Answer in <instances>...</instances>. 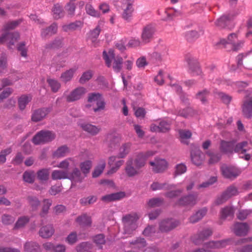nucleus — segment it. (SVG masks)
<instances>
[{
	"label": "nucleus",
	"instance_id": "bb28decb",
	"mask_svg": "<svg viewBox=\"0 0 252 252\" xmlns=\"http://www.w3.org/2000/svg\"><path fill=\"white\" fill-rule=\"evenodd\" d=\"M81 127L83 130L86 131L93 136L98 134L101 129V128L98 126L87 123L82 124L81 125Z\"/></svg>",
	"mask_w": 252,
	"mask_h": 252
},
{
	"label": "nucleus",
	"instance_id": "58836bf2",
	"mask_svg": "<svg viewBox=\"0 0 252 252\" xmlns=\"http://www.w3.org/2000/svg\"><path fill=\"white\" fill-rule=\"evenodd\" d=\"M50 168H43L37 172V179L42 181H47L49 178Z\"/></svg>",
	"mask_w": 252,
	"mask_h": 252
},
{
	"label": "nucleus",
	"instance_id": "49530a36",
	"mask_svg": "<svg viewBox=\"0 0 252 252\" xmlns=\"http://www.w3.org/2000/svg\"><path fill=\"white\" fill-rule=\"evenodd\" d=\"M32 100V97L30 96L26 95H22L19 98L18 103V106L21 110H23L25 109L26 105Z\"/></svg>",
	"mask_w": 252,
	"mask_h": 252
},
{
	"label": "nucleus",
	"instance_id": "473e14b6",
	"mask_svg": "<svg viewBox=\"0 0 252 252\" xmlns=\"http://www.w3.org/2000/svg\"><path fill=\"white\" fill-rule=\"evenodd\" d=\"M70 149L66 145L59 147L53 154L54 158H59L65 156L69 153Z\"/></svg>",
	"mask_w": 252,
	"mask_h": 252
},
{
	"label": "nucleus",
	"instance_id": "9b49d317",
	"mask_svg": "<svg viewBox=\"0 0 252 252\" xmlns=\"http://www.w3.org/2000/svg\"><path fill=\"white\" fill-rule=\"evenodd\" d=\"M19 38L20 35L18 32H5L0 37V43L3 44L7 41L8 48L11 49L12 46L14 45L15 42Z\"/></svg>",
	"mask_w": 252,
	"mask_h": 252
},
{
	"label": "nucleus",
	"instance_id": "c03bdc74",
	"mask_svg": "<svg viewBox=\"0 0 252 252\" xmlns=\"http://www.w3.org/2000/svg\"><path fill=\"white\" fill-rule=\"evenodd\" d=\"M52 201L49 199H44L43 201L42 210L39 214L41 217H44L48 213L49 209L51 206Z\"/></svg>",
	"mask_w": 252,
	"mask_h": 252
},
{
	"label": "nucleus",
	"instance_id": "680f3d73",
	"mask_svg": "<svg viewBox=\"0 0 252 252\" xmlns=\"http://www.w3.org/2000/svg\"><path fill=\"white\" fill-rule=\"evenodd\" d=\"M86 10L87 14L92 16L98 17L100 16V13L98 11L95 10L93 6L90 4H87L86 5Z\"/></svg>",
	"mask_w": 252,
	"mask_h": 252
},
{
	"label": "nucleus",
	"instance_id": "338daca9",
	"mask_svg": "<svg viewBox=\"0 0 252 252\" xmlns=\"http://www.w3.org/2000/svg\"><path fill=\"white\" fill-rule=\"evenodd\" d=\"M183 190L181 189L171 190L165 193L164 195L169 198H176L183 192Z\"/></svg>",
	"mask_w": 252,
	"mask_h": 252
},
{
	"label": "nucleus",
	"instance_id": "052dcab7",
	"mask_svg": "<svg viewBox=\"0 0 252 252\" xmlns=\"http://www.w3.org/2000/svg\"><path fill=\"white\" fill-rule=\"evenodd\" d=\"M187 167L185 164L183 163L178 164L175 166V170L174 171V175H180L187 171Z\"/></svg>",
	"mask_w": 252,
	"mask_h": 252
},
{
	"label": "nucleus",
	"instance_id": "5fc2aeb1",
	"mask_svg": "<svg viewBox=\"0 0 252 252\" xmlns=\"http://www.w3.org/2000/svg\"><path fill=\"white\" fill-rule=\"evenodd\" d=\"M47 82L54 93L57 92L61 88V84L56 80L48 79Z\"/></svg>",
	"mask_w": 252,
	"mask_h": 252
},
{
	"label": "nucleus",
	"instance_id": "c756f323",
	"mask_svg": "<svg viewBox=\"0 0 252 252\" xmlns=\"http://www.w3.org/2000/svg\"><path fill=\"white\" fill-rule=\"evenodd\" d=\"M227 241L222 240L220 241H212L204 244L205 247L207 249H221L224 248L226 245Z\"/></svg>",
	"mask_w": 252,
	"mask_h": 252
},
{
	"label": "nucleus",
	"instance_id": "774afa93",
	"mask_svg": "<svg viewBox=\"0 0 252 252\" xmlns=\"http://www.w3.org/2000/svg\"><path fill=\"white\" fill-rule=\"evenodd\" d=\"M163 202V199L160 198H154L148 201V205L150 207H154L160 206Z\"/></svg>",
	"mask_w": 252,
	"mask_h": 252
},
{
	"label": "nucleus",
	"instance_id": "603ef678",
	"mask_svg": "<svg viewBox=\"0 0 252 252\" xmlns=\"http://www.w3.org/2000/svg\"><path fill=\"white\" fill-rule=\"evenodd\" d=\"M247 145L248 142L247 141H243L237 144L236 145L235 144V142L234 141V151L235 153L241 152V153L243 154L245 153L247 151V150L245 148Z\"/></svg>",
	"mask_w": 252,
	"mask_h": 252
},
{
	"label": "nucleus",
	"instance_id": "39448f33",
	"mask_svg": "<svg viewBox=\"0 0 252 252\" xmlns=\"http://www.w3.org/2000/svg\"><path fill=\"white\" fill-rule=\"evenodd\" d=\"M198 197V194L197 192L184 195L177 200L175 202L174 205L192 207L197 203Z\"/></svg>",
	"mask_w": 252,
	"mask_h": 252
},
{
	"label": "nucleus",
	"instance_id": "09e8293b",
	"mask_svg": "<svg viewBox=\"0 0 252 252\" xmlns=\"http://www.w3.org/2000/svg\"><path fill=\"white\" fill-rule=\"evenodd\" d=\"M97 197L94 195H92L87 197H83L80 200V203L82 206H85L92 205L97 200Z\"/></svg>",
	"mask_w": 252,
	"mask_h": 252
},
{
	"label": "nucleus",
	"instance_id": "f8f14e48",
	"mask_svg": "<svg viewBox=\"0 0 252 252\" xmlns=\"http://www.w3.org/2000/svg\"><path fill=\"white\" fill-rule=\"evenodd\" d=\"M155 152L152 151H147L145 153H138L134 159H133V163L139 169L143 167L146 164V162L148 158L154 156Z\"/></svg>",
	"mask_w": 252,
	"mask_h": 252
},
{
	"label": "nucleus",
	"instance_id": "6ab92c4d",
	"mask_svg": "<svg viewBox=\"0 0 252 252\" xmlns=\"http://www.w3.org/2000/svg\"><path fill=\"white\" fill-rule=\"evenodd\" d=\"M190 158L193 164L200 166L204 160V155L198 148H194L190 151Z\"/></svg>",
	"mask_w": 252,
	"mask_h": 252
},
{
	"label": "nucleus",
	"instance_id": "5701e85b",
	"mask_svg": "<svg viewBox=\"0 0 252 252\" xmlns=\"http://www.w3.org/2000/svg\"><path fill=\"white\" fill-rule=\"evenodd\" d=\"M125 1V4L126 5V8L124 9L123 13H122V18L126 20L129 21L130 18L132 17V13L134 11L133 7V0H124Z\"/></svg>",
	"mask_w": 252,
	"mask_h": 252
},
{
	"label": "nucleus",
	"instance_id": "423d86ee",
	"mask_svg": "<svg viewBox=\"0 0 252 252\" xmlns=\"http://www.w3.org/2000/svg\"><path fill=\"white\" fill-rule=\"evenodd\" d=\"M88 102L90 103H95L96 107H94L93 110L95 112L102 110L105 108V103L101 94L98 93H89L88 97Z\"/></svg>",
	"mask_w": 252,
	"mask_h": 252
},
{
	"label": "nucleus",
	"instance_id": "79ce46f5",
	"mask_svg": "<svg viewBox=\"0 0 252 252\" xmlns=\"http://www.w3.org/2000/svg\"><path fill=\"white\" fill-rule=\"evenodd\" d=\"M27 200L32 211H35L37 210L39 206L40 205V202L38 198L36 196H29L28 197Z\"/></svg>",
	"mask_w": 252,
	"mask_h": 252
},
{
	"label": "nucleus",
	"instance_id": "2f4dec72",
	"mask_svg": "<svg viewBox=\"0 0 252 252\" xmlns=\"http://www.w3.org/2000/svg\"><path fill=\"white\" fill-rule=\"evenodd\" d=\"M58 27L56 23H53L48 27L43 30L41 32V35L43 37L51 36L57 32Z\"/></svg>",
	"mask_w": 252,
	"mask_h": 252
},
{
	"label": "nucleus",
	"instance_id": "7c9ffc66",
	"mask_svg": "<svg viewBox=\"0 0 252 252\" xmlns=\"http://www.w3.org/2000/svg\"><path fill=\"white\" fill-rule=\"evenodd\" d=\"M206 154L209 157V164H214L218 162L221 158V154L220 153H215L211 150L206 152Z\"/></svg>",
	"mask_w": 252,
	"mask_h": 252
},
{
	"label": "nucleus",
	"instance_id": "cd10ccee",
	"mask_svg": "<svg viewBox=\"0 0 252 252\" xmlns=\"http://www.w3.org/2000/svg\"><path fill=\"white\" fill-rule=\"evenodd\" d=\"M234 209L232 207L226 206L222 208L220 211V219L229 220L232 219L234 217Z\"/></svg>",
	"mask_w": 252,
	"mask_h": 252
},
{
	"label": "nucleus",
	"instance_id": "e433bc0d",
	"mask_svg": "<svg viewBox=\"0 0 252 252\" xmlns=\"http://www.w3.org/2000/svg\"><path fill=\"white\" fill-rule=\"evenodd\" d=\"M52 178L53 180H61L68 179V173L67 170H54L52 173Z\"/></svg>",
	"mask_w": 252,
	"mask_h": 252
},
{
	"label": "nucleus",
	"instance_id": "3c124183",
	"mask_svg": "<svg viewBox=\"0 0 252 252\" xmlns=\"http://www.w3.org/2000/svg\"><path fill=\"white\" fill-rule=\"evenodd\" d=\"M23 178L25 182L32 184L34 181V172L32 171H26L23 174Z\"/></svg>",
	"mask_w": 252,
	"mask_h": 252
},
{
	"label": "nucleus",
	"instance_id": "0eeeda50",
	"mask_svg": "<svg viewBox=\"0 0 252 252\" xmlns=\"http://www.w3.org/2000/svg\"><path fill=\"white\" fill-rule=\"evenodd\" d=\"M180 224V222L176 220L170 219L162 220L159 223V230L162 233H167Z\"/></svg>",
	"mask_w": 252,
	"mask_h": 252
},
{
	"label": "nucleus",
	"instance_id": "bf43d9fd",
	"mask_svg": "<svg viewBox=\"0 0 252 252\" xmlns=\"http://www.w3.org/2000/svg\"><path fill=\"white\" fill-rule=\"evenodd\" d=\"M29 221V218L28 217L24 216L18 219L15 224L14 228L18 229L24 227Z\"/></svg>",
	"mask_w": 252,
	"mask_h": 252
},
{
	"label": "nucleus",
	"instance_id": "0e129e2a",
	"mask_svg": "<svg viewBox=\"0 0 252 252\" xmlns=\"http://www.w3.org/2000/svg\"><path fill=\"white\" fill-rule=\"evenodd\" d=\"M12 152L11 148H8L1 150L0 152V164H3L5 162L6 158V157L10 154Z\"/></svg>",
	"mask_w": 252,
	"mask_h": 252
},
{
	"label": "nucleus",
	"instance_id": "37998d69",
	"mask_svg": "<svg viewBox=\"0 0 252 252\" xmlns=\"http://www.w3.org/2000/svg\"><path fill=\"white\" fill-rule=\"evenodd\" d=\"M206 211L204 210H199L196 212L194 214L190 217L189 220V222L192 223H194L200 220L205 215Z\"/></svg>",
	"mask_w": 252,
	"mask_h": 252
},
{
	"label": "nucleus",
	"instance_id": "2eb2a0df",
	"mask_svg": "<svg viewBox=\"0 0 252 252\" xmlns=\"http://www.w3.org/2000/svg\"><path fill=\"white\" fill-rule=\"evenodd\" d=\"M220 169L224 177L229 179H234L240 174V171L233 166L223 165Z\"/></svg>",
	"mask_w": 252,
	"mask_h": 252
},
{
	"label": "nucleus",
	"instance_id": "13d9d810",
	"mask_svg": "<svg viewBox=\"0 0 252 252\" xmlns=\"http://www.w3.org/2000/svg\"><path fill=\"white\" fill-rule=\"evenodd\" d=\"M105 162L103 160L102 163L97 166L92 173V176L93 178L98 177L103 172L105 167Z\"/></svg>",
	"mask_w": 252,
	"mask_h": 252
},
{
	"label": "nucleus",
	"instance_id": "20e7f679",
	"mask_svg": "<svg viewBox=\"0 0 252 252\" xmlns=\"http://www.w3.org/2000/svg\"><path fill=\"white\" fill-rule=\"evenodd\" d=\"M187 62L189 70L191 73L199 76L201 78H203L204 74L202 70L200 64L197 59L191 55H187L185 58Z\"/></svg>",
	"mask_w": 252,
	"mask_h": 252
},
{
	"label": "nucleus",
	"instance_id": "4c0bfd02",
	"mask_svg": "<svg viewBox=\"0 0 252 252\" xmlns=\"http://www.w3.org/2000/svg\"><path fill=\"white\" fill-rule=\"evenodd\" d=\"M52 12L54 19L57 20L63 17L64 15V12L63 8L59 4L57 3L54 5Z\"/></svg>",
	"mask_w": 252,
	"mask_h": 252
},
{
	"label": "nucleus",
	"instance_id": "f257e3e1",
	"mask_svg": "<svg viewBox=\"0 0 252 252\" xmlns=\"http://www.w3.org/2000/svg\"><path fill=\"white\" fill-rule=\"evenodd\" d=\"M103 58L105 60L106 65L108 67L111 66L112 61L114 60L113 69L117 72L120 71L122 67L123 58L119 56L116 57L113 50H109L108 53L104 51L103 52Z\"/></svg>",
	"mask_w": 252,
	"mask_h": 252
},
{
	"label": "nucleus",
	"instance_id": "393cba45",
	"mask_svg": "<svg viewBox=\"0 0 252 252\" xmlns=\"http://www.w3.org/2000/svg\"><path fill=\"white\" fill-rule=\"evenodd\" d=\"M125 195L126 193L125 192L120 191L103 196L101 199L104 202H109L120 200L124 198Z\"/></svg>",
	"mask_w": 252,
	"mask_h": 252
},
{
	"label": "nucleus",
	"instance_id": "f704fd0d",
	"mask_svg": "<svg viewBox=\"0 0 252 252\" xmlns=\"http://www.w3.org/2000/svg\"><path fill=\"white\" fill-rule=\"evenodd\" d=\"M68 179L75 182H81L83 180L81 171L77 168H74L71 173L68 174Z\"/></svg>",
	"mask_w": 252,
	"mask_h": 252
},
{
	"label": "nucleus",
	"instance_id": "a878e982",
	"mask_svg": "<svg viewBox=\"0 0 252 252\" xmlns=\"http://www.w3.org/2000/svg\"><path fill=\"white\" fill-rule=\"evenodd\" d=\"M234 16V15L230 14H224L217 19L215 23V25L220 29L225 28L228 22L231 21Z\"/></svg>",
	"mask_w": 252,
	"mask_h": 252
},
{
	"label": "nucleus",
	"instance_id": "f03ea898",
	"mask_svg": "<svg viewBox=\"0 0 252 252\" xmlns=\"http://www.w3.org/2000/svg\"><path fill=\"white\" fill-rule=\"evenodd\" d=\"M139 218L138 215L135 213L126 215L123 217L125 233L130 234L136 229V222Z\"/></svg>",
	"mask_w": 252,
	"mask_h": 252
},
{
	"label": "nucleus",
	"instance_id": "4468645a",
	"mask_svg": "<svg viewBox=\"0 0 252 252\" xmlns=\"http://www.w3.org/2000/svg\"><path fill=\"white\" fill-rule=\"evenodd\" d=\"M212 234L213 231L211 229H204L194 235L191 238L192 241L196 245H200L211 236Z\"/></svg>",
	"mask_w": 252,
	"mask_h": 252
},
{
	"label": "nucleus",
	"instance_id": "72a5a7b5",
	"mask_svg": "<svg viewBox=\"0 0 252 252\" xmlns=\"http://www.w3.org/2000/svg\"><path fill=\"white\" fill-rule=\"evenodd\" d=\"M39 245L35 242H27L24 245L25 252H39Z\"/></svg>",
	"mask_w": 252,
	"mask_h": 252
},
{
	"label": "nucleus",
	"instance_id": "8fccbe9b",
	"mask_svg": "<svg viewBox=\"0 0 252 252\" xmlns=\"http://www.w3.org/2000/svg\"><path fill=\"white\" fill-rule=\"evenodd\" d=\"M1 222L4 225H9L14 223L15 219L12 216L4 214L1 216Z\"/></svg>",
	"mask_w": 252,
	"mask_h": 252
},
{
	"label": "nucleus",
	"instance_id": "c9c22d12",
	"mask_svg": "<svg viewBox=\"0 0 252 252\" xmlns=\"http://www.w3.org/2000/svg\"><path fill=\"white\" fill-rule=\"evenodd\" d=\"M76 68H70L65 72L62 73L60 78L62 82L66 83L67 82L70 81L76 71Z\"/></svg>",
	"mask_w": 252,
	"mask_h": 252
},
{
	"label": "nucleus",
	"instance_id": "4be33fe9",
	"mask_svg": "<svg viewBox=\"0 0 252 252\" xmlns=\"http://www.w3.org/2000/svg\"><path fill=\"white\" fill-rule=\"evenodd\" d=\"M234 141H220L219 149L220 153L224 154H232L234 152Z\"/></svg>",
	"mask_w": 252,
	"mask_h": 252
},
{
	"label": "nucleus",
	"instance_id": "7ed1b4c3",
	"mask_svg": "<svg viewBox=\"0 0 252 252\" xmlns=\"http://www.w3.org/2000/svg\"><path fill=\"white\" fill-rule=\"evenodd\" d=\"M56 134L51 131L42 130L38 132L32 138V141L35 145L43 144L54 140Z\"/></svg>",
	"mask_w": 252,
	"mask_h": 252
},
{
	"label": "nucleus",
	"instance_id": "412c9836",
	"mask_svg": "<svg viewBox=\"0 0 252 252\" xmlns=\"http://www.w3.org/2000/svg\"><path fill=\"white\" fill-rule=\"evenodd\" d=\"M242 111L245 117L248 119L252 118V96L247 97L243 101Z\"/></svg>",
	"mask_w": 252,
	"mask_h": 252
},
{
	"label": "nucleus",
	"instance_id": "c85d7f7f",
	"mask_svg": "<svg viewBox=\"0 0 252 252\" xmlns=\"http://www.w3.org/2000/svg\"><path fill=\"white\" fill-rule=\"evenodd\" d=\"M54 231V229L52 225H47L40 228L39 234L43 238H48L52 236Z\"/></svg>",
	"mask_w": 252,
	"mask_h": 252
},
{
	"label": "nucleus",
	"instance_id": "a18cd8bd",
	"mask_svg": "<svg viewBox=\"0 0 252 252\" xmlns=\"http://www.w3.org/2000/svg\"><path fill=\"white\" fill-rule=\"evenodd\" d=\"M21 20L10 21L5 23L3 27L2 31L9 32V31L15 29L21 23Z\"/></svg>",
	"mask_w": 252,
	"mask_h": 252
},
{
	"label": "nucleus",
	"instance_id": "ddd939ff",
	"mask_svg": "<svg viewBox=\"0 0 252 252\" xmlns=\"http://www.w3.org/2000/svg\"><path fill=\"white\" fill-rule=\"evenodd\" d=\"M131 144L130 143H126L121 146L119 149V152L117 156H111L109 158L108 164L111 166L114 164L117 158H123L129 154L130 151Z\"/></svg>",
	"mask_w": 252,
	"mask_h": 252
},
{
	"label": "nucleus",
	"instance_id": "6e6d98bb",
	"mask_svg": "<svg viewBox=\"0 0 252 252\" xmlns=\"http://www.w3.org/2000/svg\"><path fill=\"white\" fill-rule=\"evenodd\" d=\"M237 39V35L236 33H232L228 35L227 40L222 39L220 40V43L225 45L226 44H230L232 45L235 42Z\"/></svg>",
	"mask_w": 252,
	"mask_h": 252
},
{
	"label": "nucleus",
	"instance_id": "69168bd1",
	"mask_svg": "<svg viewBox=\"0 0 252 252\" xmlns=\"http://www.w3.org/2000/svg\"><path fill=\"white\" fill-rule=\"evenodd\" d=\"M25 46V42H21L18 45L17 50L20 52V54L22 57L27 58L28 56V49Z\"/></svg>",
	"mask_w": 252,
	"mask_h": 252
},
{
	"label": "nucleus",
	"instance_id": "9d476101",
	"mask_svg": "<svg viewBox=\"0 0 252 252\" xmlns=\"http://www.w3.org/2000/svg\"><path fill=\"white\" fill-rule=\"evenodd\" d=\"M156 32L154 26L151 24L144 26L141 34V42L144 44L149 43L153 38Z\"/></svg>",
	"mask_w": 252,
	"mask_h": 252
},
{
	"label": "nucleus",
	"instance_id": "e2e57ef3",
	"mask_svg": "<svg viewBox=\"0 0 252 252\" xmlns=\"http://www.w3.org/2000/svg\"><path fill=\"white\" fill-rule=\"evenodd\" d=\"M108 139L109 140L108 145L111 149L114 148L119 141V138L117 136L111 134L108 137Z\"/></svg>",
	"mask_w": 252,
	"mask_h": 252
},
{
	"label": "nucleus",
	"instance_id": "b1692460",
	"mask_svg": "<svg viewBox=\"0 0 252 252\" xmlns=\"http://www.w3.org/2000/svg\"><path fill=\"white\" fill-rule=\"evenodd\" d=\"M63 38L56 37L53 41L45 44L44 47L47 50H54L62 48L63 46Z\"/></svg>",
	"mask_w": 252,
	"mask_h": 252
},
{
	"label": "nucleus",
	"instance_id": "864d4df0",
	"mask_svg": "<svg viewBox=\"0 0 252 252\" xmlns=\"http://www.w3.org/2000/svg\"><path fill=\"white\" fill-rule=\"evenodd\" d=\"M130 244L135 246L138 249H141L145 247L147 243L144 238L138 237L136 240L130 242Z\"/></svg>",
	"mask_w": 252,
	"mask_h": 252
},
{
	"label": "nucleus",
	"instance_id": "6e6552de",
	"mask_svg": "<svg viewBox=\"0 0 252 252\" xmlns=\"http://www.w3.org/2000/svg\"><path fill=\"white\" fill-rule=\"evenodd\" d=\"M238 193V191L237 188L234 186H230L221 195L218 196L216 200V204L217 205L221 204L232 196L236 195Z\"/></svg>",
	"mask_w": 252,
	"mask_h": 252
},
{
	"label": "nucleus",
	"instance_id": "1a4fd4ad",
	"mask_svg": "<svg viewBox=\"0 0 252 252\" xmlns=\"http://www.w3.org/2000/svg\"><path fill=\"white\" fill-rule=\"evenodd\" d=\"M230 228L235 235L239 237H243L248 235L250 230V226L246 222H236Z\"/></svg>",
	"mask_w": 252,
	"mask_h": 252
},
{
	"label": "nucleus",
	"instance_id": "aec40b11",
	"mask_svg": "<svg viewBox=\"0 0 252 252\" xmlns=\"http://www.w3.org/2000/svg\"><path fill=\"white\" fill-rule=\"evenodd\" d=\"M86 92V89L85 88L83 87H78L66 96V101L68 102L76 101L79 99Z\"/></svg>",
	"mask_w": 252,
	"mask_h": 252
},
{
	"label": "nucleus",
	"instance_id": "4d7b16f0",
	"mask_svg": "<svg viewBox=\"0 0 252 252\" xmlns=\"http://www.w3.org/2000/svg\"><path fill=\"white\" fill-rule=\"evenodd\" d=\"M93 77V71L92 70H88L84 72L79 79V82L81 84H84Z\"/></svg>",
	"mask_w": 252,
	"mask_h": 252
},
{
	"label": "nucleus",
	"instance_id": "f3484780",
	"mask_svg": "<svg viewBox=\"0 0 252 252\" xmlns=\"http://www.w3.org/2000/svg\"><path fill=\"white\" fill-rule=\"evenodd\" d=\"M52 107H43L35 110L32 115V122H38L43 120L51 111Z\"/></svg>",
	"mask_w": 252,
	"mask_h": 252
},
{
	"label": "nucleus",
	"instance_id": "de8ad7c7",
	"mask_svg": "<svg viewBox=\"0 0 252 252\" xmlns=\"http://www.w3.org/2000/svg\"><path fill=\"white\" fill-rule=\"evenodd\" d=\"M92 166V162L89 160H86L80 164L81 170L85 176H87V174L90 172Z\"/></svg>",
	"mask_w": 252,
	"mask_h": 252
},
{
	"label": "nucleus",
	"instance_id": "a211bd4d",
	"mask_svg": "<svg viewBox=\"0 0 252 252\" xmlns=\"http://www.w3.org/2000/svg\"><path fill=\"white\" fill-rule=\"evenodd\" d=\"M153 171L155 173H161L165 171L168 166L167 162L164 159H155V161H150Z\"/></svg>",
	"mask_w": 252,
	"mask_h": 252
},
{
	"label": "nucleus",
	"instance_id": "ea45409f",
	"mask_svg": "<svg viewBox=\"0 0 252 252\" xmlns=\"http://www.w3.org/2000/svg\"><path fill=\"white\" fill-rule=\"evenodd\" d=\"M210 94V91L206 89H203L200 91H199L195 94V98L199 99L202 103L205 104L208 102L207 96Z\"/></svg>",
	"mask_w": 252,
	"mask_h": 252
},
{
	"label": "nucleus",
	"instance_id": "dca6fc26",
	"mask_svg": "<svg viewBox=\"0 0 252 252\" xmlns=\"http://www.w3.org/2000/svg\"><path fill=\"white\" fill-rule=\"evenodd\" d=\"M125 172L128 177H132L138 175L141 171L133 163V158H129L126 163Z\"/></svg>",
	"mask_w": 252,
	"mask_h": 252
},
{
	"label": "nucleus",
	"instance_id": "a19ab883",
	"mask_svg": "<svg viewBox=\"0 0 252 252\" xmlns=\"http://www.w3.org/2000/svg\"><path fill=\"white\" fill-rule=\"evenodd\" d=\"M76 221L80 225L83 226H90L92 223L91 217L87 215L79 216L76 219Z\"/></svg>",
	"mask_w": 252,
	"mask_h": 252
}]
</instances>
